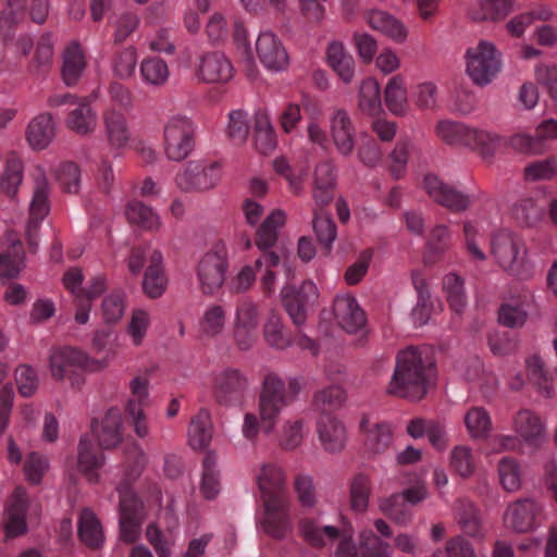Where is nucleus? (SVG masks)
I'll return each instance as SVG.
<instances>
[{"label": "nucleus", "instance_id": "nucleus-55", "mask_svg": "<svg viewBox=\"0 0 557 557\" xmlns=\"http://www.w3.org/2000/svg\"><path fill=\"white\" fill-rule=\"evenodd\" d=\"M120 494L119 512L120 518H144L143 503L126 483L117 486Z\"/></svg>", "mask_w": 557, "mask_h": 557}, {"label": "nucleus", "instance_id": "nucleus-62", "mask_svg": "<svg viewBox=\"0 0 557 557\" xmlns=\"http://www.w3.org/2000/svg\"><path fill=\"white\" fill-rule=\"evenodd\" d=\"M57 180L62 189L69 194H77L81 187V170L74 162H64L57 170Z\"/></svg>", "mask_w": 557, "mask_h": 557}, {"label": "nucleus", "instance_id": "nucleus-30", "mask_svg": "<svg viewBox=\"0 0 557 557\" xmlns=\"http://www.w3.org/2000/svg\"><path fill=\"white\" fill-rule=\"evenodd\" d=\"M86 67L85 55L77 42L69 45L63 52L61 75L66 86H74Z\"/></svg>", "mask_w": 557, "mask_h": 557}, {"label": "nucleus", "instance_id": "nucleus-14", "mask_svg": "<svg viewBox=\"0 0 557 557\" xmlns=\"http://www.w3.org/2000/svg\"><path fill=\"white\" fill-rule=\"evenodd\" d=\"M336 185V170L334 163L331 160H324L318 163L313 172L312 188V198L315 207L324 208L334 200Z\"/></svg>", "mask_w": 557, "mask_h": 557}, {"label": "nucleus", "instance_id": "nucleus-53", "mask_svg": "<svg viewBox=\"0 0 557 557\" xmlns=\"http://www.w3.org/2000/svg\"><path fill=\"white\" fill-rule=\"evenodd\" d=\"M14 381L18 394L28 398L35 395L39 386L37 371L29 364H18L14 370Z\"/></svg>", "mask_w": 557, "mask_h": 557}, {"label": "nucleus", "instance_id": "nucleus-57", "mask_svg": "<svg viewBox=\"0 0 557 557\" xmlns=\"http://www.w3.org/2000/svg\"><path fill=\"white\" fill-rule=\"evenodd\" d=\"M140 72L143 78L154 86L162 85L169 77L168 64L159 58H149L141 62Z\"/></svg>", "mask_w": 557, "mask_h": 557}, {"label": "nucleus", "instance_id": "nucleus-33", "mask_svg": "<svg viewBox=\"0 0 557 557\" xmlns=\"http://www.w3.org/2000/svg\"><path fill=\"white\" fill-rule=\"evenodd\" d=\"M326 55L330 66L337 73L338 77L345 84H350L355 76V61L346 51L344 45L339 41L331 42Z\"/></svg>", "mask_w": 557, "mask_h": 557}, {"label": "nucleus", "instance_id": "nucleus-51", "mask_svg": "<svg viewBox=\"0 0 557 557\" xmlns=\"http://www.w3.org/2000/svg\"><path fill=\"white\" fill-rule=\"evenodd\" d=\"M25 267V251L14 244V251L0 253V278H15Z\"/></svg>", "mask_w": 557, "mask_h": 557}, {"label": "nucleus", "instance_id": "nucleus-56", "mask_svg": "<svg viewBox=\"0 0 557 557\" xmlns=\"http://www.w3.org/2000/svg\"><path fill=\"white\" fill-rule=\"evenodd\" d=\"M125 214L127 220L133 223L140 225L145 228L157 227L158 216L154 214L151 208L147 207L140 201H132L127 205Z\"/></svg>", "mask_w": 557, "mask_h": 557}, {"label": "nucleus", "instance_id": "nucleus-40", "mask_svg": "<svg viewBox=\"0 0 557 557\" xmlns=\"http://www.w3.org/2000/svg\"><path fill=\"white\" fill-rule=\"evenodd\" d=\"M372 492L371 479L364 473H357L349 484V506L355 512L363 513L369 507Z\"/></svg>", "mask_w": 557, "mask_h": 557}, {"label": "nucleus", "instance_id": "nucleus-31", "mask_svg": "<svg viewBox=\"0 0 557 557\" xmlns=\"http://www.w3.org/2000/svg\"><path fill=\"white\" fill-rule=\"evenodd\" d=\"M513 426L516 433L529 444H536L545 436L543 422L529 409H522L516 414Z\"/></svg>", "mask_w": 557, "mask_h": 557}, {"label": "nucleus", "instance_id": "nucleus-64", "mask_svg": "<svg viewBox=\"0 0 557 557\" xmlns=\"http://www.w3.org/2000/svg\"><path fill=\"white\" fill-rule=\"evenodd\" d=\"M125 472L126 475L133 480L137 479L144 471L148 457L146 453L137 444H132L126 447L125 451Z\"/></svg>", "mask_w": 557, "mask_h": 557}, {"label": "nucleus", "instance_id": "nucleus-45", "mask_svg": "<svg viewBox=\"0 0 557 557\" xmlns=\"http://www.w3.org/2000/svg\"><path fill=\"white\" fill-rule=\"evenodd\" d=\"M66 125L79 135H87L96 128V114L86 102H81L76 109L69 113Z\"/></svg>", "mask_w": 557, "mask_h": 557}, {"label": "nucleus", "instance_id": "nucleus-58", "mask_svg": "<svg viewBox=\"0 0 557 557\" xmlns=\"http://www.w3.org/2000/svg\"><path fill=\"white\" fill-rule=\"evenodd\" d=\"M449 237L446 225H436L430 233L424 260L433 262L437 256L442 255L448 248Z\"/></svg>", "mask_w": 557, "mask_h": 557}, {"label": "nucleus", "instance_id": "nucleus-25", "mask_svg": "<svg viewBox=\"0 0 557 557\" xmlns=\"http://www.w3.org/2000/svg\"><path fill=\"white\" fill-rule=\"evenodd\" d=\"M318 433L325 450L336 453L345 447L346 429L335 417L322 416L318 422Z\"/></svg>", "mask_w": 557, "mask_h": 557}, {"label": "nucleus", "instance_id": "nucleus-41", "mask_svg": "<svg viewBox=\"0 0 557 557\" xmlns=\"http://www.w3.org/2000/svg\"><path fill=\"white\" fill-rule=\"evenodd\" d=\"M299 530L304 539L314 547H323L325 545L324 536L330 541L341 537V530L333 525L320 527L312 519H302L299 522Z\"/></svg>", "mask_w": 557, "mask_h": 557}, {"label": "nucleus", "instance_id": "nucleus-50", "mask_svg": "<svg viewBox=\"0 0 557 557\" xmlns=\"http://www.w3.org/2000/svg\"><path fill=\"white\" fill-rule=\"evenodd\" d=\"M382 107L380 85L374 78L364 79L359 88V108L370 114H376Z\"/></svg>", "mask_w": 557, "mask_h": 557}, {"label": "nucleus", "instance_id": "nucleus-44", "mask_svg": "<svg viewBox=\"0 0 557 557\" xmlns=\"http://www.w3.org/2000/svg\"><path fill=\"white\" fill-rule=\"evenodd\" d=\"M293 488L300 506L305 509H312L318 504L317 485L312 475L298 472L294 475Z\"/></svg>", "mask_w": 557, "mask_h": 557}, {"label": "nucleus", "instance_id": "nucleus-61", "mask_svg": "<svg viewBox=\"0 0 557 557\" xmlns=\"http://www.w3.org/2000/svg\"><path fill=\"white\" fill-rule=\"evenodd\" d=\"M499 480L508 492H516L521 487L519 465L510 458H503L498 465Z\"/></svg>", "mask_w": 557, "mask_h": 557}, {"label": "nucleus", "instance_id": "nucleus-54", "mask_svg": "<svg viewBox=\"0 0 557 557\" xmlns=\"http://www.w3.org/2000/svg\"><path fill=\"white\" fill-rule=\"evenodd\" d=\"M443 286L451 309L457 313L462 312L466 307L463 280L455 273H449L444 277Z\"/></svg>", "mask_w": 557, "mask_h": 557}, {"label": "nucleus", "instance_id": "nucleus-17", "mask_svg": "<svg viewBox=\"0 0 557 557\" xmlns=\"http://www.w3.org/2000/svg\"><path fill=\"white\" fill-rule=\"evenodd\" d=\"M534 499L524 498L509 505L505 513V523L518 533H527L535 527V521L541 512Z\"/></svg>", "mask_w": 557, "mask_h": 557}, {"label": "nucleus", "instance_id": "nucleus-29", "mask_svg": "<svg viewBox=\"0 0 557 557\" xmlns=\"http://www.w3.org/2000/svg\"><path fill=\"white\" fill-rule=\"evenodd\" d=\"M49 182L40 170L35 177L34 196L29 207L30 226L38 227L40 221L49 213Z\"/></svg>", "mask_w": 557, "mask_h": 557}, {"label": "nucleus", "instance_id": "nucleus-8", "mask_svg": "<svg viewBox=\"0 0 557 557\" xmlns=\"http://www.w3.org/2000/svg\"><path fill=\"white\" fill-rule=\"evenodd\" d=\"M423 186L429 197L437 205L450 212L460 213L467 211L472 205L469 194L445 182L435 174L424 176Z\"/></svg>", "mask_w": 557, "mask_h": 557}, {"label": "nucleus", "instance_id": "nucleus-6", "mask_svg": "<svg viewBox=\"0 0 557 557\" xmlns=\"http://www.w3.org/2000/svg\"><path fill=\"white\" fill-rule=\"evenodd\" d=\"M164 152L169 160L184 161L196 146V131L191 121L183 116L170 119L163 132Z\"/></svg>", "mask_w": 557, "mask_h": 557}, {"label": "nucleus", "instance_id": "nucleus-47", "mask_svg": "<svg viewBox=\"0 0 557 557\" xmlns=\"http://www.w3.org/2000/svg\"><path fill=\"white\" fill-rule=\"evenodd\" d=\"M379 508L387 518L399 525L408 523L411 517L409 506L405 503L404 496L398 493L382 498Z\"/></svg>", "mask_w": 557, "mask_h": 557}, {"label": "nucleus", "instance_id": "nucleus-43", "mask_svg": "<svg viewBox=\"0 0 557 557\" xmlns=\"http://www.w3.org/2000/svg\"><path fill=\"white\" fill-rule=\"evenodd\" d=\"M346 401L345 391L339 386H329L317 392L313 396L312 406L322 416L341 409Z\"/></svg>", "mask_w": 557, "mask_h": 557}, {"label": "nucleus", "instance_id": "nucleus-7", "mask_svg": "<svg viewBox=\"0 0 557 557\" xmlns=\"http://www.w3.org/2000/svg\"><path fill=\"white\" fill-rule=\"evenodd\" d=\"M50 371L55 380H63L75 370L99 371L108 366L107 359H92L74 347H62L50 355Z\"/></svg>", "mask_w": 557, "mask_h": 557}, {"label": "nucleus", "instance_id": "nucleus-23", "mask_svg": "<svg viewBox=\"0 0 557 557\" xmlns=\"http://www.w3.org/2000/svg\"><path fill=\"white\" fill-rule=\"evenodd\" d=\"M107 141L112 149H123L131 140V129L126 117L121 112L111 109L102 115Z\"/></svg>", "mask_w": 557, "mask_h": 557}, {"label": "nucleus", "instance_id": "nucleus-60", "mask_svg": "<svg viewBox=\"0 0 557 557\" xmlns=\"http://www.w3.org/2000/svg\"><path fill=\"white\" fill-rule=\"evenodd\" d=\"M137 63V51L134 47H127L117 53L112 59V70L114 74L122 78H128L133 75Z\"/></svg>", "mask_w": 557, "mask_h": 557}, {"label": "nucleus", "instance_id": "nucleus-27", "mask_svg": "<svg viewBox=\"0 0 557 557\" xmlns=\"http://www.w3.org/2000/svg\"><path fill=\"white\" fill-rule=\"evenodd\" d=\"M55 136V126L50 113H41L28 124L26 138L35 149H45Z\"/></svg>", "mask_w": 557, "mask_h": 557}, {"label": "nucleus", "instance_id": "nucleus-59", "mask_svg": "<svg viewBox=\"0 0 557 557\" xmlns=\"http://www.w3.org/2000/svg\"><path fill=\"white\" fill-rule=\"evenodd\" d=\"M361 556L369 557H388L391 546L387 542L382 541L371 530L363 531L359 541Z\"/></svg>", "mask_w": 557, "mask_h": 557}, {"label": "nucleus", "instance_id": "nucleus-52", "mask_svg": "<svg viewBox=\"0 0 557 557\" xmlns=\"http://www.w3.org/2000/svg\"><path fill=\"white\" fill-rule=\"evenodd\" d=\"M545 208L532 198L520 200L513 207L517 221L525 226L536 225L544 216Z\"/></svg>", "mask_w": 557, "mask_h": 557}, {"label": "nucleus", "instance_id": "nucleus-32", "mask_svg": "<svg viewBox=\"0 0 557 557\" xmlns=\"http://www.w3.org/2000/svg\"><path fill=\"white\" fill-rule=\"evenodd\" d=\"M78 537L89 548H99L103 541L104 534L100 520L89 508H84L78 519Z\"/></svg>", "mask_w": 557, "mask_h": 557}, {"label": "nucleus", "instance_id": "nucleus-19", "mask_svg": "<svg viewBox=\"0 0 557 557\" xmlns=\"http://www.w3.org/2000/svg\"><path fill=\"white\" fill-rule=\"evenodd\" d=\"M331 136L338 153L348 157L355 149V127L348 113L343 109L334 111L330 121Z\"/></svg>", "mask_w": 557, "mask_h": 557}, {"label": "nucleus", "instance_id": "nucleus-38", "mask_svg": "<svg viewBox=\"0 0 557 557\" xmlns=\"http://www.w3.org/2000/svg\"><path fill=\"white\" fill-rule=\"evenodd\" d=\"M212 438L211 416L208 410L200 409L191 419L188 429L189 445L194 449L207 447Z\"/></svg>", "mask_w": 557, "mask_h": 557}, {"label": "nucleus", "instance_id": "nucleus-37", "mask_svg": "<svg viewBox=\"0 0 557 557\" xmlns=\"http://www.w3.org/2000/svg\"><path fill=\"white\" fill-rule=\"evenodd\" d=\"M286 221L285 212L275 209L273 210L259 226L255 244L259 249H270L277 242V231L281 228Z\"/></svg>", "mask_w": 557, "mask_h": 557}, {"label": "nucleus", "instance_id": "nucleus-34", "mask_svg": "<svg viewBox=\"0 0 557 557\" xmlns=\"http://www.w3.org/2000/svg\"><path fill=\"white\" fill-rule=\"evenodd\" d=\"M412 284L418 293V302L412 309L411 318L414 324L422 326L428 323L433 305L429 292L426 280L422 276L420 271L414 270L411 272Z\"/></svg>", "mask_w": 557, "mask_h": 557}, {"label": "nucleus", "instance_id": "nucleus-36", "mask_svg": "<svg viewBox=\"0 0 557 557\" xmlns=\"http://www.w3.org/2000/svg\"><path fill=\"white\" fill-rule=\"evenodd\" d=\"M312 228L323 251L329 255L337 236L336 224L329 212L317 207L313 210Z\"/></svg>", "mask_w": 557, "mask_h": 557}, {"label": "nucleus", "instance_id": "nucleus-10", "mask_svg": "<svg viewBox=\"0 0 557 557\" xmlns=\"http://www.w3.org/2000/svg\"><path fill=\"white\" fill-rule=\"evenodd\" d=\"M220 180L219 165L201 160L189 161L176 175L177 186L186 193L206 191L213 188Z\"/></svg>", "mask_w": 557, "mask_h": 557}, {"label": "nucleus", "instance_id": "nucleus-18", "mask_svg": "<svg viewBox=\"0 0 557 557\" xmlns=\"http://www.w3.org/2000/svg\"><path fill=\"white\" fill-rule=\"evenodd\" d=\"M333 313L337 324L347 333L358 332L367 322L363 310L359 307L357 300L349 295L335 298Z\"/></svg>", "mask_w": 557, "mask_h": 557}, {"label": "nucleus", "instance_id": "nucleus-28", "mask_svg": "<svg viewBox=\"0 0 557 557\" xmlns=\"http://www.w3.org/2000/svg\"><path fill=\"white\" fill-rule=\"evenodd\" d=\"M367 22L373 28L397 42H404L407 30L403 23L386 11L371 10L367 13Z\"/></svg>", "mask_w": 557, "mask_h": 557}, {"label": "nucleus", "instance_id": "nucleus-39", "mask_svg": "<svg viewBox=\"0 0 557 557\" xmlns=\"http://www.w3.org/2000/svg\"><path fill=\"white\" fill-rule=\"evenodd\" d=\"M516 0H483L478 8L471 10L472 20L497 22L513 11Z\"/></svg>", "mask_w": 557, "mask_h": 557}, {"label": "nucleus", "instance_id": "nucleus-13", "mask_svg": "<svg viewBox=\"0 0 557 557\" xmlns=\"http://www.w3.org/2000/svg\"><path fill=\"white\" fill-rule=\"evenodd\" d=\"M256 481L262 503L289 502L286 475L278 465H262Z\"/></svg>", "mask_w": 557, "mask_h": 557}, {"label": "nucleus", "instance_id": "nucleus-24", "mask_svg": "<svg viewBox=\"0 0 557 557\" xmlns=\"http://www.w3.org/2000/svg\"><path fill=\"white\" fill-rule=\"evenodd\" d=\"M104 461L103 453L98 450L88 437H81L77 447V466L90 483L98 482L99 475L96 471L103 466Z\"/></svg>", "mask_w": 557, "mask_h": 557}, {"label": "nucleus", "instance_id": "nucleus-4", "mask_svg": "<svg viewBox=\"0 0 557 557\" xmlns=\"http://www.w3.org/2000/svg\"><path fill=\"white\" fill-rule=\"evenodd\" d=\"M249 386V377L244 371L226 367L214 374L212 396L219 406L240 407L246 400Z\"/></svg>", "mask_w": 557, "mask_h": 557}, {"label": "nucleus", "instance_id": "nucleus-3", "mask_svg": "<svg viewBox=\"0 0 557 557\" xmlns=\"http://www.w3.org/2000/svg\"><path fill=\"white\" fill-rule=\"evenodd\" d=\"M436 133L446 144L470 147L476 150L485 160L492 159L497 147V137L483 131L470 128L459 122L440 121Z\"/></svg>", "mask_w": 557, "mask_h": 557}, {"label": "nucleus", "instance_id": "nucleus-11", "mask_svg": "<svg viewBox=\"0 0 557 557\" xmlns=\"http://www.w3.org/2000/svg\"><path fill=\"white\" fill-rule=\"evenodd\" d=\"M91 432L102 449H114L123 441V418L120 409L109 408L100 418H94Z\"/></svg>", "mask_w": 557, "mask_h": 557}, {"label": "nucleus", "instance_id": "nucleus-16", "mask_svg": "<svg viewBox=\"0 0 557 557\" xmlns=\"http://www.w3.org/2000/svg\"><path fill=\"white\" fill-rule=\"evenodd\" d=\"M262 530L275 540L284 539L290 532L289 502L262 503Z\"/></svg>", "mask_w": 557, "mask_h": 557}, {"label": "nucleus", "instance_id": "nucleus-63", "mask_svg": "<svg viewBox=\"0 0 557 557\" xmlns=\"http://www.w3.org/2000/svg\"><path fill=\"white\" fill-rule=\"evenodd\" d=\"M557 174V162L555 158L534 161L524 168V177L527 181H548Z\"/></svg>", "mask_w": 557, "mask_h": 557}, {"label": "nucleus", "instance_id": "nucleus-35", "mask_svg": "<svg viewBox=\"0 0 557 557\" xmlns=\"http://www.w3.org/2000/svg\"><path fill=\"white\" fill-rule=\"evenodd\" d=\"M24 165L20 157L11 152L5 159L4 171L0 176V193L14 199L23 182Z\"/></svg>", "mask_w": 557, "mask_h": 557}, {"label": "nucleus", "instance_id": "nucleus-15", "mask_svg": "<svg viewBox=\"0 0 557 557\" xmlns=\"http://www.w3.org/2000/svg\"><path fill=\"white\" fill-rule=\"evenodd\" d=\"M260 62L270 71H283L288 65V54L281 40L272 33H262L256 42Z\"/></svg>", "mask_w": 557, "mask_h": 557}, {"label": "nucleus", "instance_id": "nucleus-49", "mask_svg": "<svg viewBox=\"0 0 557 557\" xmlns=\"http://www.w3.org/2000/svg\"><path fill=\"white\" fill-rule=\"evenodd\" d=\"M263 334L265 341L273 347L283 349L292 344L289 335L284 330L282 319L275 311L269 313L263 326Z\"/></svg>", "mask_w": 557, "mask_h": 557}, {"label": "nucleus", "instance_id": "nucleus-20", "mask_svg": "<svg viewBox=\"0 0 557 557\" xmlns=\"http://www.w3.org/2000/svg\"><path fill=\"white\" fill-rule=\"evenodd\" d=\"M168 278L163 265L161 251L152 250L149 255V264L144 273L141 283L144 294L157 299L163 295L166 289Z\"/></svg>", "mask_w": 557, "mask_h": 557}, {"label": "nucleus", "instance_id": "nucleus-21", "mask_svg": "<svg viewBox=\"0 0 557 557\" xmlns=\"http://www.w3.org/2000/svg\"><path fill=\"white\" fill-rule=\"evenodd\" d=\"M492 253L506 271L513 270L520 257L521 242L509 232H498L492 239Z\"/></svg>", "mask_w": 557, "mask_h": 557}, {"label": "nucleus", "instance_id": "nucleus-12", "mask_svg": "<svg viewBox=\"0 0 557 557\" xmlns=\"http://www.w3.org/2000/svg\"><path fill=\"white\" fill-rule=\"evenodd\" d=\"M227 259L224 253L208 251L198 263V278L203 294L213 295L224 284Z\"/></svg>", "mask_w": 557, "mask_h": 557}, {"label": "nucleus", "instance_id": "nucleus-48", "mask_svg": "<svg viewBox=\"0 0 557 557\" xmlns=\"http://www.w3.org/2000/svg\"><path fill=\"white\" fill-rule=\"evenodd\" d=\"M385 103L389 111L396 115L405 113L407 108V92L404 87V79L396 75L387 83L384 91Z\"/></svg>", "mask_w": 557, "mask_h": 557}, {"label": "nucleus", "instance_id": "nucleus-46", "mask_svg": "<svg viewBox=\"0 0 557 557\" xmlns=\"http://www.w3.org/2000/svg\"><path fill=\"white\" fill-rule=\"evenodd\" d=\"M465 424L472 438H486L492 431L490 413L484 407H472L465 414Z\"/></svg>", "mask_w": 557, "mask_h": 557}, {"label": "nucleus", "instance_id": "nucleus-22", "mask_svg": "<svg viewBox=\"0 0 557 557\" xmlns=\"http://www.w3.org/2000/svg\"><path fill=\"white\" fill-rule=\"evenodd\" d=\"M198 76L209 84L226 83L233 76V67L224 54L211 52L202 57Z\"/></svg>", "mask_w": 557, "mask_h": 557}, {"label": "nucleus", "instance_id": "nucleus-42", "mask_svg": "<svg viewBox=\"0 0 557 557\" xmlns=\"http://www.w3.org/2000/svg\"><path fill=\"white\" fill-rule=\"evenodd\" d=\"M255 144L262 154H268L276 147V137L267 112L259 111L255 115Z\"/></svg>", "mask_w": 557, "mask_h": 557}, {"label": "nucleus", "instance_id": "nucleus-5", "mask_svg": "<svg viewBox=\"0 0 557 557\" xmlns=\"http://www.w3.org/2000/svg\"><path fill=\"white\" fill-rule=\"evenodd\" d=\"M466 58L467 73L478 86L492 83L502 70L500 54L490 41L482 40L476 47L468 49Z\"/></svg>", "mask_w": 557, "mask_h": 557}, {"label": "nucleus", "instance_id": "nucleus-2", "mask_svg": "<svg viewBox=\"0 0 557 557\" xmlns=\"http://www.w3.org/2000/svg\"><path fill=\"white\" fill-rule=\"evenodd\" d=\"M300 392V384L290 379L287 384L275 373L264 376L259 393V416L262 430L271 434L281 411L290 405Z\"/></svg>", "mask_w": 557, "mask_h": 557}, {"label": "nucleus", "instance_id": "nucleus-26", "mask_svg": "<svg viewBox=\"0 0 557 557\" xmlns=\"http://www.w3.org/2000/svg\"><path fill=\"white\" fill-rule=\"evenodd\" d=\"M368 422V418L363 417L361 428L366 433L364 448L369 456L374 457L385 453L391 446L393 432L386 423H376L371 428H367Z\"/></svg>", "mask_w": 557, "mask_h": 557}, {"label": "nucleus", "instance_id": "nucleus-1", "mask_svg": "<svg viewBox=\"0 0 557 557\" xmlns=\"http://www.w3.org/2000/svg\"><path fill=\"white\" fill-rule=\"evenodd\" d=\"M435 362L431 356L409 347L398 352L387 394L418 401L435 384Z\"/></svg>", "mask_w": 557, "mask_h": 557}, {"label": "nucleus", "instance_id": "nucleus-9", "mask_svg": "<svg viewBox=\"0 0 557 557\" xmlns=\"http://www.w3.org/2000/svg\"><path fill=\"white\" fill-rule=\"evenodd\" d=\"M318 296V288L311 281L302 282L299 287L286 285L282 288V305L297 327L306 323L307 307L313 304Z\"/></svg>", "mask_w": 557, "mask_h": 557}]
</instances>
